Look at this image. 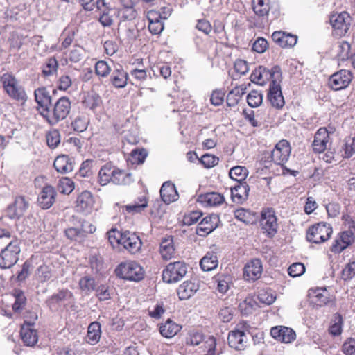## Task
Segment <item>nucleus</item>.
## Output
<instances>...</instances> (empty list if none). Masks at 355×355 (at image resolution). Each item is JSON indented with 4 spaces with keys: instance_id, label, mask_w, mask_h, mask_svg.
<instances>
[{
    "instance_id": "nucleus-9",
    "label": "nucleus",
    "mask_w": 355,
    "mask_h": 355,
    "mask_svg": "<svg viewBox=\"0 0 355 355\" xmlns=\"http://www.w3.org/2000/svg\"><path fill=\"white\" fill-rule=\"evenodd\" d=\"M353 73L347 69H340L330 76L328 80L329 87L335 91L347 88L353 79Z\"/></svg>"
},
{
    "instance_id": "nucleus-45",
    "label": "nucleus",
    "mask_w": 355,
    "mask_h": 355,
    "mask_svg": "<svg viewBox=\"0 0 355 355\" xmlns=\"http://www.w3.org/2000/svg\"><path fill=\"white\" fill-rule=\"evenodd\" d=\"M79 286L83 293L89 294L94 290L95 280L89 276H85L80 279Z\"/></svg>"
},
{
    "instance_id": "nucleus-37",
    "label": "nucleus",
    "mask_w": 355,
    "mask_h": 355,
    "mask_svg": "<svg viewBox=\"0 0 355 355\" xmlns=\"http://www.w3.org/2000/svg\"><path fill=\"white\" fill-rule=\"evenodd\" d=\"M73 297V294L67 289L60 290L58 293L51 295L46 301L48 305L51 309H53L55 305L64 301L70 300Z\"/></svg>"
},
{
    "instance_id": "nucleus-4",
    "label": "nucleus",
    "mask_w": 355,
    "mask_h": 355,
    "mask_svg": "<svg viewBox=\"0 0 355 355\" xmlns=\"http://www.w3.org/2000/svg\"><path fill=\"white\" fill-rule=\"evenodd\" d=\"M281 77V69L278 66H274L271 69L265 67L259 66L256 68L250 75V80L256 84L264 85L268 81L273 80L277 82Z\"/></svg>"
},
{
    "instance_id": "nucleus-43",
    "label": "nucleus",
    "mask_w": 355,
    "mask_h": 355,
    "mask_svg": "<svg viewBox=\"0 0 355 355\" xmlns=\"http://www.w3.org/2000/svg\"><path fill=\"white\" fill-rule=\"evenodd\" d=\"M217 283V289L221 293H226L232 283V277L227 274L218 275L214 278Z\"/></svg>"
},
{
    "instance_id": "nucleus-61",
    "label": "nucleus",
    "mask_w": 355,
    "mask_h": 355,
    "mask_svg": "<svg viewBox=\"0 0 355 355\" xmlns=\"http://www.w3.org/2000/svg\"><path fill=\"white\" fill-rule=\"evenodd\" d=\"M343 320L340 315L335 317L333 323L329 328V332L334 336H339L342 333Z\"/></svg>"
},
{
    "instance_id": "nucleus-27",
    "label": "nucleus",
    "mask_w": 355,
    "mask_h": 355,
    "mask_svg": "<svg viewBox=\"0 0 355 355\" xmlns=\"http://www.w3.org/2000/svg\"><path fill=\"white\" fill-rule=\"evenodd\" d=\"M198 201L206 207H216L224 202L225 198L219 193L211 192L200 195Z\"/></svg>"
},
{
    "instance_id": "nucleus-26",
    "label": "nucleus",
    "mask_w": 355,
    "mask_h": 355,
    "mask_svg": "<svg viewBox=\"0 0 355 355\" xmlns=\"http://www.w3.org/2000/svg\"><path fill=\"white\" fill-rule=\"evenodd\" d=\"M117 167L111 164L103 166L98 172V182L102 186L107 185L110 182L114 184V178L116 175Z\"/></svg>"
},
{
    "instance_id": "nucleus-49",
    "label": "nucleus",
    "mask_w": 355,
    "mask_h": 355,
    "mask_svg": "<svg viewBox=\"0 0 355 355\" xmlns=\"http://www.w3.org/2000/svg\"><path fill=\"white\" fill-rule=\"evenodd\" d=\"M247 102L250 107H257L263 102V94L255 90L251 91L247 96Z\"/></svg>"
},
{
    "instance_id": "nucleus-44",
    "label": "nucleus",
    "mask_w": 355,
    "mask_h": 355,
    "mask_svg": "<svg viewBox=\"0 0 355 355\" xmlns=\"http://www.w3.org/2000/svg\"><path fill=\"white\" fill-rule=\"evenodd\" d=\"M116 175L114 178V184L116 185H128L133 182L132 175L117 167Z\"/></svg>"
},
{
    "instance_id": "nucleus-18",
    "label": "nucleus",
    "mask_w": 355,
    "mask_h": 355,
    "mask_svg": "<svg viewBox=\"0 0 355 355\" xmlns=\"http://www.w3.org/2000/svg\"><path fill=\"white\" fill-rule=\"evenodd\" d=\"M268 99L271 105L277 109L282 108L285 104L280 85L275 80L270 84Z\"/></svg>"
},
{
    "instance_id": "nucleus-42",
    "label": "nucleus",
    "mask_w": 355,
    "mask_h": 355,
    "mask_svg": "<svg viewBox=\"0 0 355 355\" xmlns=\"http://www.w3.org/2000/svg\"><path fill=\"white\" fill-rule=\"evenodd\" d=\"M248 175V170L242 166L232 167L229 171V176L231 179L239 182H245V180Z\"/></svg>"
},
{
    "instance_id": "nucleus-58",
    "label": "nucleus",
    "mask_w": 355,
    "mask_h": 355,
    "mask_svg": "<svg viewBox=\"0 0 355 355\" xmlns=\"http://www.w3.org/2000/svg\"><path fill=\"white\" fill-rule=\"evenodd\" d=\"M205 350H207L205 355H218L220 352H217L216 340L214 336H209L203 344Z\"/></svg>"
},
{
    "instance_id": "nucleus-1",
    "label": "nucleus",
    "mask_w": 355,
    "mask_h": 355,
    "mask_svg": "<svg viewBox=\"0 0 355 355\" xmlns=\"http://www.w3.org/2000/svg\"><path fill=\"white\" fill-rule=\"evenodd\" d=\"M115 273L121 279L132 282H139L144 277L143 268L135 261L121 263L116 268Z\"/></svg>"
},
{
    "instance_id": "nucleus-57",
    "label": "nucleus",
    "mask_w": 355,
    "mask_h": 355,
    "mask_svg": "<svg viewBox=\"0 0 355 355\" xmlns=\"http://www.w3.org/2000/svg\"><path fill=\"white\" fill-rule=\"evenodd\" d=\"M58 62L55 58H51L47 60L46 64L44 65L42 73L45 76H49L54 74L58 69Z\"/></svg>"
},
{
    "instance_id": "nucleus-34",
    "label": "nucleus",
    "mask_w": 355,
    "mask_h": 355,
    "mask_svg": "<svg viewBox=\"0 0 355 355\" xmlns=\"http://www.w3.org/2000/svg\"><path fill=\"white\" fill-rule=\"evenodd\" d=\"M172 8L171 6H164L159 10H150L148 12L147 18L148 22H160L161 20H166L171 16Z\"/></svg>"
},
{
    "instance_id": "nucleus-8",
    "label": "nucleus",
    "mask_w": 355,
    "mask_h": 355,
    "mask_svg": "<svg viewBox=\"0 0 355 355\" xmlns=\"http://www.w3.org/2000/svg\"><path fill=\"white\" fill-rule=\"evenodd\" d=\"M1 80L5 91L10 97L18 101L26 100V94L24 88L12 74H3Z\"/></svg>"
},
{
    "instance_id": "nucleus-13",
    "label": "nucleus",
    "mask_w": 355,
    "mask_h": 355,
    "mask_svg": "<svg viewBox=\"0 0 355 355\" xmlns=\"http://www.w3.org/2000/svg\"><path fill=\"white\" fill-rule=\"evenodd\" d=\"M35 101L37 103V110L40 114L44 117V115L49 113V110L51 107V96L49 92L45 87H40L34 92Z\"/></svg>"
},
{
    "instance_id": "nucleus-5",
    "label": "nucleus",
    "mask_w": 355,
    "mask_h": 355,
    "mask_svg": "<svg viewBox=\"0 0 355 355\" xmlns=\"http://www.w3.org/2000/svg\"><path fill=\"white\" fill-rule=\"evenodd\" d=\"M333 230L330 224L320 222L311 226L306 232L308 241L314 243H321L327 241L330 238Z\"/></svg>"
},
{
    "instance_id": "nucleus-52",
    "label": "nucleus",
    "mask_w": 355,
    "mask_h": 355,
    "mask_svg": "<svg viewBox=\"0 0 355 355\" xmlns=\"http://www.w3.org/2000/svg\"><path fill=\"white\" fill-rule=\"evenodd\" d=\"M83 103L87 107L91 110H94L96 107L101 105V97L96 93H91L88 94L85 96Z\"/></svg>"
},
{
    "instance_id": "nucleus-6",
    "label": "nucleus",
    "mask_w": 355,
    "mask_h": 355,
    "mask_svg": "<svg viewBox=\"0 0 355 355\" xmlns=\"http://www.w3.org/2000/svg\"><path fill=\"white\" fill-rule=\"evenodd\" d=\"M83 8L86 10H92L95 7L102 11L100 16L99 22H113L114 19L113 16L116 14L117 11L112 9L105 0H78Z\"/></svg>"
},
{
    "instance_id": "nucleus-22",
    "label": "nucleus",
    "mask_w": 355,
    "mask_h": 355,
    "mask_svg": "<svg viewBox=\"0 0 355 355\" xmlns=\"http://www.w3.org/2000/svg\"><path fill=\"white\" fill-rule=\"evenodd\" d=\"M219 218L216 215L204 218L198 224L196 232L200 236H205L213 232L218 226Z\"/></svg>"
},
{
    "instance_id": "nucleus-10",
    "label": "nucleus",
    "mask_w": 355,
    "mask_h": 355,
    "mask_svg": "<svg viewBox=\"0 0 355 355\" xmlns=\"http://www.w3.org/2000/svg\"><path fill=\"white\" fill-rule=\"evenodd\" d=\"M291 151L289 143L286 140H281L271 152V159L276 164L283 166L288 159Z\"/></svg>"
},
{
    "instance_id": "nucleus-59",
    "label": "nucleus",
    "mask_w": 355,
    "mask_h": 355,
    "mask_svg": "<svg viewBox=\"0 0 355 355\" xmlns=\"http://www.w3.org/2000/svg\"><path fill=\"white\" fill-rule=\"evenodd\" d=\"M83 53H84V49L82 46H78V45H75L69 51V54L67 55V57L71 62H78L82 59Z\"/></svg>"
},
{
    "instance_id": "nucleus-23",
    "label": "nucleus",
    "mask_w": 355,
    "mask_h": 355,
    "mask_svg": "<svg viewBox=\"0 0 355 355\" xmlns=\"http://www.w3.org/2000/svg\"><path fill=\"white\" fill-rule=\"evenodd\" d=\"M250 187L246 182L236 183L231 188L232 200L238 204L245 202L249 196Z\"/></svg>"
},
{
    "instance_id": "nucleus-2",
    "label": "nucleus",
    "mask_w": 355,
    "mask_h": 355,
    "mask_svg": "<svg viewBox=\"0 0 355 355\" xmlns=\"http://www.w3.org/2000/svg\"><path fill=\"white\" fill-rule=\"evenodd\" d=\"M71 110V101L67 97L60 98L54 104L53 108L49 110V113L44 115L46 121L51 125L67 118Z\"/></svg>"
},
{
    "instance_id": "nucleus-62",
    "label": "nucleus",
    "mask_w": 355,
    "mask_h": 355,
    "mask_svg": "<svg viewBox=\"0 0 355 355\" xmlns=\"http://www.w3.org/2000/svg\"><path fill=\"white\" fill-rule=\"evenodd\" d=\"M355 276V261L346 264L342 270V278L344 280L352 279Z\"/></svg>"
},
{
    "instance_id": "nucleus-55",
    "label": "nucleus",
    "mask_w": 355,
    "mask_h": 355,
    "mask_svg": "<svg viewBox=\"0 0 355 355\" xmlns=\"http://www.w3.org/2000/svg\"><path fill=\"white\" fill-rule=\"evenodd\" d=\"M89 120L85 116H78L71 123L73 130L76 132H84L88 125Z\"/></svg>"
},
{
    "instance_id": "nucleus-40",
    "label": "nucleus",
    "mask_w": 355,
    "mask_h": 355,
    "mask_svg": "<svg viewBox=\"0 0 355 355\" xmlns=\"http://www.w3.org/2000/svg\"><path fill=\"white\" fill-rule=\"evenodd\" d=\"M21 337L24 344L27 346L35 345L38 340L36 331L28 327L23 326L21 327Z\"/></svg>"
},
{
    "instance_id": "nucleus-33",
    "label": "nucleus",
    "mask_w": 355,
    "mask_h": 355,
    "mask_svg": "<svg viewBox=\"0 0 355 355\" xmlns=\"http://www.w3.org/2000/svg\"><path fill=\"white\" fill-rule=\"evenodd\" d=\"M159 252L164 260H169L174 256L175 247L172 236L165 237L162 240Z\"/></svg>"
},
{
    "instance_id": "nucleus-15",
    "label": "nucleus",
    "mask_w": 355,
    "mask_h": 355,
    "mask_svg": "<svg viewBox=\"0 0 355 355\" xmlns=\"http://www.w3.org/2000/svg\"><path fill=\"white\" fill-rule=\"evenodd\" d=\"M76 208L78 212L85 215L91 214L94 209L95 200L91 192L83 191L76 199Z\"/></svg>"
},
{
    "instance_id": "nucleus-46",
    "label": "nucleus",
    "mask_w": 355,
    "mask_h": 355,
    "mask_svg": "<svg viewBox=\"0 0 355 355\" xmlns=\"http://www.w3.org/2000/svg\"><path fill=\"white\" fill-rule=\"evenodd\" d=\"M139 202H135L131 205L124 207V209L128 213H139L143 211L148 206V201L145 198L138 199Z\"/></svg>"
},
{
    "instance_id": "nucleus-17",
    "label": "nucleus",
    "mask_w": 355,
    "mask_h": 355,
    "mask_svg": "<svg viewBox=\"0 0 355 355\" xmlns=\"http://www.w3.org/2000/svg\"><path fill=\"white\" fill-rule=\"evenodd\" d=\"M121 245L131 254H135L141 249L142 243L135 233L125 231L123 232Z\"/></svg>"
},
{
    "instance_id": "nucleus-41",
    "label": "nucleus",
    "mask_w": 355,
    "mask_h": 355,
    "mask_svg": "<svg viewBox=\"0 0 355 355\" xmlns=\"http://www.w3.org/2000/svg\"><path fill=\"white\" fill-rule=\"evenodd\" d=\"M235 218L245 224H252L256 220V215L254 212L244 208H240L234 211Z\"/></svg>"
},
{
    "instance_id": "nucleus-19",
    "label": "nucleus",
    "mask_w": 355,
    "mask_h": 355,
    "mask_svg": "<svg viewBox=\"0 0 355 355\" xmlns=\"http://www.w3.org/2000/svg\"><path fill=\"white\" fill-rule=\"evenodd\" d=\"M55 195L56 192L53 187L50 185L44 187L37 198L39 206L43 209L50 208L55 202Z\"/></svg>"
},
{
    "instance_id": "nucleus-28",
    "label": "nucleus",
    "mask_w": 355,
    "mask_h": 355,
    "mask_svg": "<svg viewBox=\"0 0 355 355\" xmlns=\"http://www.w3.org/2000/svg\"><path fill=\"white\" fill-rule=\"evenodd\" d=\"M160 196L166 204H170L178 198V193L175 186L170 182H164L160 189Z\"/></svg>"
},
{
    "instance_id": "nucleus-53",
    "label": "nucleus",
    "mask_w": 355,
    "mask_h": 355,
    "mask_svg": "<svg viewBox=\"0 0 355 355\" xmlns=\"http://www.w3.org/2000/svg\"><path fill=\"white\" fill-rule=\"evenodd\" d=\"M147 155L148 153L145 149H135L131 152L130 161L133 164H142Z\"/></svg>"
},
{
    "instance_id": "nucleus-51",
    "label": "nucleus",
    "mask_w": 355,
    "mask_h": 355,
    "mask_svg": "<svg viewBox=\"0 0 355 355\" xmlns=\"http://www.w3.org/2000/svg\"><path fill=\"white\" fill-rule=\"evenodd\" d=\"M58 191L64 194H69L74 189V183L69 178H63L59 180Z\"/></svg>"
},
{
    "instance_id": "nucleus-30",
    "label": "nucleus",
    "mask_w": 355,
    "mask_h": 355,
    "mask_svg": "<svg viewBox=\"0 0 355 355\" xmlns=\"http://www.w3.org/2000/svg\"><path fill=\"white\" fill-rule=\"evenodd\" d=\"M55 170L58 173H67L73 170L72 159L67 155L58 156L53 163Z\"/></svg>"
},
{
    "instance_id": "nucleus-39",
    "label": "nucleus",
    "mask_w": 355,
    "mask_h": 355,
    "mask_svg": "<svg viewBox=\"0 0 355 355\" xmlns=\"http://www.w3.org/2000/svg\"><path fill=\"white\" fill-rule=\"evenodd\" d=\"M101 324L98 322H92L87 329V342L91 345L97 343L101 338Z\"/></svg>"
},
{
    "instance_id": "nucleus-36",
    "label": "nucleus",
    "mask_w": 355,
    "mask_h": 355,
    "mask_svg": "<svg viewBox=\"0 0 355 355\" xmlns=\"http://www.w3.org/2000/svg\"><path fill=\"white\" fill-rule=\"evenodd\" d=\"M246 87L244 85L235 87L227 95L226 103L229 107L236 106L242 96L245 94Z\"/></svg>"
},
{
    "instance_id": "nucleus-16",
    "label": "nucleus",
    "mask_w": 355,
    "mask_h": 355,
    "mask_svg": "<svg viewBox=\"0 0 355 355\" xmlns=\"http://www.w3.org/2000/svg\"><path fill=\"white\" fill-rule=\"evenodd\" d=\"M228 344L236 350H244L248 345V338L244 330L236 328L229 332Z\"/></svg>"
},
{
    "instance_id": "nucleus-29",
    "label": "nucleus",
    "mask_w": 355,
    "mask_h": 355,
    "mask_svg": "<svg viewBox=\"0 0 355 355\" xmlns=\"http://www.w3.org/2000/svg\"><path fill=\"white\" fill-rule=\"evenodd\" d=\"M311 302L318 306L327 304L330 301L329 294L326 288H318L309 293Z\"/></svg>"
},
{
    "instance_id": "nucleus-3",
    "label": "nucleus",
    "mask_w": 355,
    "mask_h": 355,
    "mask_svg": "<svg viewBox=\"0 0 355 355\" xmlns=\"http://www.w3.org/2000/svg\"><path fill=\"white\" fill-rule=\"evenodd\" d=\"M20 251L19 241L10 240L0 253V267L10 268L14 266L19 259Z\"/></svg>"
},
{
    "instance_id": "nucleus-21",
    "label": "nucleus",
    "mask_w": 355,
    "mask_h": 355,
    "mask_svg": "<svg viewBox=\"0 0 355 355\" xmlns=\"http://www.w3.org/2000/svg\"><path fill=\"white\" fill-rule=\"evenodd\" d=\"M262 271L263 267L261 260L254 259L245 266L243 275L247 280L254 281L261 277Z\"/></svg>"
},
{
    "instance_id": "nucleus-32",
    "label": "nucleus",
    "mask_w": 355,
    "mask_h": 355,
    "mask_svg": "<svg viewBox=\"0 0 355 355\" xmlns=\"http://www.w3.org/2000/svg\"><path fill=\"white\" fill-rule=\"evenodd\" d=\"M128 80V74L120 67L115 69L110 76V83L116 88H123L126 86Z\"/></svg>"
},
{
    "instance_id": "nucleus-25",
    "label": "nucleus",
    "mask_w": 355,
    "mask_h": 355,
    "mask_svg": "<svg viewBox=\"0 0 355 355\" xmlns=\"http://www.w3.org/2000/svg\"><path fill=\"white\" fill-rule=\"evenodd\" d=\"M329 141V132L325 128H320L315 133L313 141V149L316 153L323 152Z\"/></svg>"
},
{
    "instance_id": "nucleus-54",
    "label": "nucleus",
    "mask_w": 355,
    "mask_h": 355,
    "mask_svg": "<svg viewBox=\"0 0 355 355\" xmlns=\"http://www.w3.org/2000/svg\"><path fill=\"white\" fill-rule=\"evenodd\" d=\"M111 71V68L105 60H99L95 64L96 74L102 78L107 77Z\"/></svg>"
},
{
    "instance_id": "nucleus-12",
    "label": "nucleus",
    "mask_w": 355,
    "mask_h": 355,
    "mask_svg": "<svg viewBox=\"0 0 355 355\" xmlns=\"http://www.w3.org/2000/svg\"><path fill=\"white\" fill-rule=\"evenodd\" d=\"M260 224L268 234L274 235L277 232V217L272 209L268 208L261 211Z\"/></svg>"
},
{
    "instance_id": "nucleus-7",
    "label": "nucleus",
    "mask_w": 355,
    "mask_h": 355,
    "mask_svg": "<svg viewBox=\"0 0 355 355\" xmlns=\"http://www.w3.org/2000/svg\"><path fill=\"white\" fill-rule=\"evenodd\" d=\"M187 272V266L182 261L170 263L162 272V279L168 284L181 280Z\"/></svg>"
},
{
    "instance_id": "nucleus-14",
    "label": "nucleus",
    "mask_w": 355,
    "mask_h": 355,
    "mask_svg": "<svg viewBox=\"0 0 355 355\" xmlns=\"http://www.w3.org/2000/svg\"><path fill=\"white\" fill-rule=\"evenodd\" d=\"M28 205L29 202L24 196H17L14 202L8 207L6 214L11 219H18L24 214Z\"/></svg>"
},
{
    "instance_id": "nucleus-20",
    "label": "nucleus",
    "mask_w": 355,
    "mask_h": 355,
    "mask_svg": "<svg viewBox=\"0 0 355 355\" xmlns=\"http://www.w3.org/2000/svg\"><path fill=\"white\" fill-rule=\"evenodd\" d=\"M270 334L275 339L285 343H289L294 340L296 336L292 329L283 326L272 327L270 330Z\"/></svg>"
},
{
    "instance_id": "nucleus-64",
    "label": "nucleus",
    "mask_w": 355,
    "mask_h": 355,
    "mask_svg": "<svg viewBox=\"0 0 355 355\" xmlns=\"http://www.w3.org/2000/svg\"><path fill=\"white\" fill-rule=\"evenodd\" d=\"M342 351L345 355H355V339L348 338L343 344Z\"/></svg>"
},
{
    "instance_id": "nucleus-63",
    "label": "nucleus",
    "mask_w": 355,
    "mask_h": 355,
    "mask_svg": "<svg viewBox=\"0 0 355 355\" xmlns=\"http://www.w3.org/2000/svg\"><path fill=\"white\" fill-rule=\"evenodd\" d=\"M344 157H350L355 153V138H348L345 140V143L343 148Z\"/></svg>"
},
{
    "instance_id": "nucleus-48",
    "label": "nucleus",
    "mask_w": 355,
    "mask_h": 355,
    "mask_svg": "<svg viewBox=\"0 0 355 355\" xmlns=\"http://www.w3.org/2000/svg\"><path fill=\"white\" fill-rule=\"evenodd\" d=\"M15 297V302L12 305V309L15 312H19L25 306L26 297L24 293L20 290H15L13 294Z\"/></svg>"
},
{
    "instance_id": "nucleus-31",
    "label": "nucleus",
    "mask_w": 355,
    "mask_h": 355,
    "mask_svg": "<svg viewBox=\"0 0 355 355\" xmlns=\"http://www.w3.org/2000/svg\"><path fill=\"white\" fill-rule=\"evenodd\" d=\"M198 288V285L195 282L186 281L179 286L177 293L180 300H184L193 296Z\"/></svg>"
},
{
    "instance_id": "nucleus-60",
    "label": "nucleus",
    "mask_w": 355,
    "mask_h": 355,
    "mask_svg": "<svg viewBox=\"0 0 355 355\" xmlns=\"http://www.w3.org/2000/svg\"><path fill=\"white\" fill-rule=\"evenodd\" d=\"M46 142L51 148H56L60 143V135L58 130H53L46 135Z\"/></svg>"
},
{
    "instance_id": "nucleus-50",
    "label": "nucleus",
    "mask_w": 355,
    "mask_h": 355,
    "mask_svg": "<svg viewBox=\"0 0 355 355\" xmlns=\"http://www.w3.org/2000/svg\"><path fill=\"white\" fill-rule=\"evenodd\" d=\"M336 53L340 60L347 59L350 54V44L345 41L339 42L336 47Z\"/></svg>"
},
{
    "instance_id": "nucleus-47",
    "label": "nucleus",
    "mask_w": 355,
    "mask_h": 355,
    "mask_svg": "<svg viewBox=\"0 0 355 355\" xmlns=\"http://www.w3.org/2000/svg\"><path fill=\"white\" fill-rule=\"evenodd\" d=\"M252 7L254 12L259 16H265L269 11L266 0H252Z\"/></svg>"
},
{
    "instance_id": "nucleus-24",
    "label": "nucleus",
    "mask_w": 355,
    "mask_h": 355,
    "mask_svg": "<svg viewBox=\"0 0 355 355\" xmlns=\"http://www.w3.org/2000/svg\"><path fill=\"white\" fill-rule=\"evenodd\" d=\"M272 39L281 47L287 48L293 47L296 44L297 37L284 31H275L272 34Z\"/></svg>"
},
{
    "instance_id": "nucleus-35",
    "label": "nucleus",
    "mask_w": 355,
    "mask_h": 355,
    "mask_svg": "<svg viewBox=\"0 0 355 355\" xmlns=\"http://www.w3.org/2000/svg\"><path fill=\"white\" fill-rule=\"evenodd\" d=\"M218 264L216 253L213 251L207 252L200 261V268L204 271H211L216 268Z\"/></svg>"
},
{
    "instance_id": "nucleus-38",
    "label": "nucleus",
    "mask_w": 355,
    "mask_h": 355,
    "mask_svg": "<svg viewBox=\"0 0 355 355\" xmlns=\"http://www.w3.org/2000/svg\"><path fill=\"white\" fill-rule=\"evenodd\" d=\"M180 329L181 327L180 325L169 319L159 327L160 334L166 338L173 337Z\"/></svg>"
},
{
    "instance_id": "nucleus-11",
    "label": "nucleus",
    "mask_w": 355,
    "mask_h": 355,
    "mask_svg": "<svg viewBox=\"0 0 355 355\" xmlns=\"http://www.w3.org/2000/svg\"><path fill=\"white\" fill-rule=\"evenodd\" d=\"M354 239V233L350 230L339 233L333 241L331 251L336 254L340 253L353 243Z\"/></svg>"
},
{
    "instance_id": "nucleus-56",
    "label": "nucleus",
    "mask_w": 355,
    "mask_h": 355,
    "mask_svg": "<svg viewBox=\"0 0 355 355\" xmlns=\"http://www.w3.org/2000/svg\"><path fill=\"white\" fill-rule=\"evenodd\" d=\"M65 236L71 241H80L84 239L81 228L69 227L64 231Z\"/></svg>"
}]
</instances>
